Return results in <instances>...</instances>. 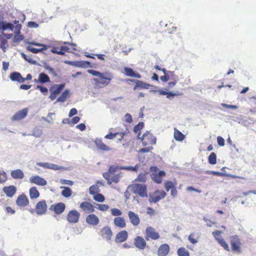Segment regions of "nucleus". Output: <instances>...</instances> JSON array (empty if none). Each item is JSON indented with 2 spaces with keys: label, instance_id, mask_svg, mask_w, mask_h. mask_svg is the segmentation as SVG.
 Returning <instances> with one entry per match:
<instances>
[{
  "label": "nucleus",
  "instance_id": "nucleus-1",
  "mask_svg": "<svg viewBox=\"0 0 256 256\" xmlns=\"http://www.w3.org/2000/svg\"><path fill=\"white\" fill-rule=\"evenodd\" d=\"M88 72L95 76L93 80L94 82V86L96 88H103L108 86L113 78V75L110 72H101L94 70H88Z\"/></svg>",
  "mask_w": 256,
  "mask_h": 256
},
{
  "label": "nucleus",
  "instance_id": "nucleus-2",
  "mask_svg": "<svg viewBox=\"0 0 256 256\" xmlns=\"http://www.w3.org/2000/svg\"><path fill=\"white\" fill-rule=\"evenodd\" d=\"M120 170L119 166L112 165L110 166L108 172L103 173V177L106 180L108 184L112 182L118 183L120 178V174H116L115 172Z\"/></svg>",
  "mask_w": 256,
  "mask_h": 256
},
{
  "label": "nucleus",
  "instance_id": "nucleus-3",
  "mask_svg": "<svg viewBox=\"0 0 256 256\" xmlns=\"http://www.w3.org/2000/svg\"><path fill=\"white\" fill-rule=\"evenodd\" d=\"M128 189L132 191L133 194L138 195L140 197L144 198H147L148 196L147 186L144 184L134 182L130 184Z\"/></svg>",
  "mask_w": 256,
  "mask_h": 256
},
{
  "label": "nucleus",
  "instance_id": "nucleus-4",
  "mask_svg": "<svg viewBox=\"0 0 256 256\" xmlns=\"http://www.w3.org/2000/svg\"><path fill=\"white\" fill-rule=\"evenodd\" d=\"M64 86V84H56L51 86L50 88V94L48 97L52 101L54 100L61 92Z\"/></svg>",
  "mask_w": 256,
  "mask_h": 256
},
{
  "label": "nucleus",
  "instance_id": "nucleus-5",
  "mask_svg": "<svg viewBox=\"0 0 256 256\" xmlns=\"http://www.w3.org/2000/svg\"><path fill=\"white\" fill-rule=\"evenodd\" d=\"M141 140L142 145L146 146L155 144L156 138L152 134L147 131L143 134L141 138Z\"/></svg>",
  "mask_w": 256,
  "mask_h": 256
},
{
  "label": "nucleus",
  "instance_id": "nucleus-6",
  "mask_svg": "<svg viewBox=\"0 0 256 256\" xmlns=\"http://www.w3.org/2000/svg\"><path fill=\"white\" fill-rule=\"evenodd\" d=\"M160 238V235L155 228L150 226L146 228L145 238L146 240H157Z\"/></svg>",
  "mask_w": 256,
  "mask_h": 256
},
{
  "label": "nucleus",
  "instance_id": "nucleus-7",
  "mask_svg": "<svg viewBox=\"0 0 256 256\" xmlns=\"http://www.w3.org/2000/svg\"><path fill=\"white\" fill-rule=\"evenodd\" d=\"M222 232L220 230H216L212 232V234L218 242L226 250L229 252L230 248L228 245L224 240V239L221 236Z\"/></svg>",
  "mask_w": 256,
  "mask_h": 256
},
{
  "label": "nucleus",
  "instance_id": "nucleus-8",
  "mask_svg": "<svg viewBox=\"0 0 256 256\" xmlns=\"http://www.w3.org/2000/svg\"><path fill=\"white\" fill-rule=\"evenodd\" d=\"M166 193L164 190H155L152 194H150L149 202L150 203H156L164 198Z\"/></svg>",
  "mask_w": 256,
  "mask_h": 256
},
{
  "label": "nucleus",
  "instance_id": "nucleus-9",
  "mask_svg": "<svg viewBox=\"0 0 256 256\" xmlns=\"http://www.w3.org/2000/svg\"><path fill=\"white\" fill-rule=\"evenodd\" d=\"M230 244L232 251L238 253L240 252L241 243L238 236L235 235L230 237Z\"/></svg>",
  "mask_w": 256,
  "mask_h": 256
},
{
  "label": "nucleus",
  "instance_id": "nucleus-10",
  "mask_svg": "<svg viewBox=\"0 0 256 256\" xmlns=\"http://www.w3.org/2000/svg\"><path fill=\"white\" fill-rule=\"evenodd\" d=\"M80 218V214L75 210L68 212L66 220L70 224H76L78 222Z\"/></svg>",
  "mask_w": 256,
  "mask_h": 256
},
{
  "label": "nucleus",
  "instance_id": "nucleus-11",
  "mask_svg": "<svg viewBox=\"0 0 256 256\" xmlns=\"http://www.w3.org/2000/svg\"><path fill=\"white\" fill-rule=\"evenodd\" d=\"M80 208L82 211L86 214L93 213L95 210L93 204L88 202H82L80 204Z\"/></svg>",
  "mask_w": 256,
  "mask_h": 256
},
{
  "label": "nucleus",
  "instance_id": "nucleus-12",
  "mask_svg": "<svg viewBox=\"0 0 256 256\" xmlns=\"http://www.w3.org/2000/svg\"><path fill=\"white\" fill-rule=\"evenodd\" d=\"M146 240L141 236H136L134 239V244L138 249L143 250L146 246Z\"/></svg>",
  "mask_w": 256,
  "mask_h": 256
},
{
  "label": "nucleus",
  "instance_id": "nucleus-13",
  "mask_svg": "<svg viewBox=\"0 0 256 256\" xmlns=\"http://www.w3.org/2000/svg\"><path fill=\"white\" fill-rule=\"evenodd\" d=\"M31 44L35 45L36 46H42V48H36L32 47V46L29 45L26 46V50L34 54H38L40 52H41L44 50H46L47 49V46L46 44L36 43V42H31L30 43Z\"/></svg>",
  "mask_w": 256,
  "mask_h": 256
},
{
  "label": "nucleus",
  "instance_id": "nucleus-14",
  "mask_svg": "<svg viewBox=\"0 0 256 256\" xmlns=\"http://www.w3.org/2000/svg\"><path fill=\"white\" fill-rule=\"evenodd\" d=\"M66 205L64 203L60 202L52 204L50 209L54 212L56 214H62L65 210Z\"/></svg>",
  "mask_w": 256,
  "mask_h": 256
},
{
  "label": "nucleus",
  "instance_id": "nucleus-15",
  "mask_svg": "<svg viewBox=\"0 0 256 256\" xmlns=\"http://www.w3.org/2000/svg\"><path fill=\"white\" fill-rule=\"evenodd\" d=\"M16 204L20 208L25 207L29 204V200L25 194H22L17 198Z\"/></svg>",
  "mask_w": 256,
  "mask_h": 256
},
{
  "label": "nucleus",
  "instance_id": "nucleus-16",
  "mask_svg": "<svg viewBox=\"0 0 256 256\" xmlns=\"http://www.w3.org/2000/svg\"><path fill=\"white\" fill-rule=\"evenodd\" d=\"M100 235L103 238L106 239L107 241L110 240L112 236V232L110 227L108 226L103 227L100 230Z\"/></svg>",
  "mask_w": 256,
  "mask_h": 256
},
{
  "label": "nucleus",
  "instance_id": "nucleus-17",
  "mask_svg": "<svg viewBox=\"0 0 256 256\" xmlns=\"http://www.w3.org/2000/svg\"><path fill=\"white\" fill-rule=\"evenodd\" d=\"M128 216L132 224L134 226H138L140 224V218L138 215L132 211L128 212Z\"/></svg>",
  "mask_w": 256,
  "mask_h": 256
},
{
  "label": "nucleus",
  "instance_id": "nucleus-18",
  "mask_svg": "<svg viewBox=\"0 0 256 256\" xmlns=\"http://www.w3.org/2000/svg\"><path fill=\"white\" fill-rule=\"evenodd\" d=\"M47 210V204L44 200L40 201L36 204V211L38 214H42L46 213Z\"/></svg>",
  "mask_w": 256,
  "mask_h": 256
},
{
  "label": "nucleus",
  "instance_id": "nucleus-19",
  "mask_svg": "<svg viewBox=\"0 0 256 256\" xmlns=\"http://www.w3.org/2000/svg\"><path fill=\"white\" fill-rule=\"evenodd\" d=\"M28 108H23L16 112L12 118L13 121H17L24 118L28 114Z\"/></svg>",
  "mask_w": 256,
  "mask_h": 256
},
{
  "label": "nucleus",
  "instance_id": "nucleus-20",
  "mask_svg": "<svg viewBox=\"0 0 256 256\" xmlns=\"http://www.w3.org/2000/svg\"><path fill=\"white\" fill-rule=\"evenodd\" d=\"M86 222L91 226H96L100 222L99 218L92 213L90 214L86 218Z\"/></svg>",
  "mask_w": 256,
  "mask_h": 256
},
{
  "label": "nucleus",
  "instance_id": "nucleus-21",
  "mask_svg": "<svg viewBox=\"0 0 256 256\" xmlns=\"http://www.w3.org/2000/svg\"><path fill=\"white\" fill-rule=\"evenodd\" d=\"M30 181L32 184H34L40 186H44L47 184L46 180L38 176H31L30 178Z\"/></svg>",
  "mask_w": 256,
  "mask_h": 256
},
{
  "label": "nucleus",
  "instance_id": "nucleus-22",
  "mask_svg": "<svg viewBox=\"0 0 256 256\" xmlns=\"http://www.w3.org/2000/svg\"><path fill=\"white\" fill-rule=\"evenodd\" d=\"M128 238V233L126 230H123L118 232L115 238V242L116 243H121L125 242Z\"/></svg>",
  "mask_w": 256,
  "mask_h": 256
},
{
  "label": "nucleus",
  "instance_id": "nucleus-23",
  "mask_svg": "<svg viewBox=\"0 0 256 256\" xmlns=\"http://www.w3.org/2000/svg\"><path fill=\"white\" fill-rule=\"evenodd\" d=\"M65 63L79 68H87L90 65L88 61H66Z\"/></svg>",
  "mask_w": 256,
  "mask_h": 256
},
{
  "label": "nucleus",
  "instance_id": "nucleus-24",
  "mask_svg": "<svg viewBox=\"0 0 256 256\" xmlns=\"http://www.w3.org/2000/svg\"><path fill=\"white\" fill-rule=\"evenodd\" d=\"M2 190L8 197L12 198L16 194V188L15 186L11 185L4 187Z\"/></svg>",
  "mask_w": 256,
  "mask_h": 256
},
{
  "label": "nucleus",
  "instance_id": "nucleus-25",
  "mask_svg": "<svg viewBox=\"0 0 256 256\" xmlns=\"http://www.w3.org/2000/svg\"><path fill=\"white\" fill-rule=\"evenodd\" d=\"M170 252V246L166 244H162L158 250V256H166Z\"/></svg>",
  "mask_w": 256,
  "mask_h": 256
},
{
  "label": "nucleus",
  "instance_id": "nucleus-26",
  "mask_svg": "<svg viewBox=\"0 0 256 256\" xmlns=\"http://www.w3.org/2000/svg\"><path fill=\"white\" fill-rule=\"evenodd\" d=\"M128 80L130 81L131 82H136V85L134 88V90H136L138 88L140 89H148L149 88L150 85L148 84H146L142 81L140 80Z\"/></svg>",
  "mask_w": 256,
  "mask_h": 256
},
{
  "label": "nucleus",
  "instance_id": "nucleus-27",
  "mask_svg": "<svg viewBox=\"0 0 256 256\" xmlns=\"http://www.w3.org/2000/svg\"><path fill=\"white\" fill-rule=\"evenodd\" d=\"M114 224L115 226L120 228H124L126 226V222L123 217H116L114 220Z\"/></svg>",
  "mask_w": 256,
  "mask_h": 256
},
{
  "label": "nucleus",
  "instance_id": "nucleus-28",
  "mask_svg": "<svg viewBox=\"0 0 256 256\" xmlns=\"http://www.w3.org/2000/svg\"><path fill=\"white\" fill-rule=\"evenodd\" d=\"M94 142L96 147L101 150L108 151L111 150L110 148L102 142L101 139H96Z\"/></svg>",
  "mask_w": 256,
  "mask_h": 256
},
{
  "label": "nucleus",
  "instance_id": "nucleus-29",
  "mask_svg": "<svg viewBox=\"0 0 256 256\" xmlns=\"http://www.w3.org/2000/svg\"><path fill=\"white\" fill-rule=\"evenodd\" d=\"M206 174H212V175H214V176H226L230 178H240V179H244V178L243 177H242V176H236V175H233V174H224L222 172H215V171H208L206 172Z\"/></svg>",
  "mask_w": 256,
  "mask_h": 256
},
{
  "label": "nucleus",
  "instance_id": "nucleus-30",
  "mask_svg": "<svg viewBox=\"0 0 256 256\" xmlns=\"http://www.w3.org/2000/svg\"><path fill=\"white\" fill-rule=\"evenodd\" d=\"M10 175L15 180L22 179L24 178V174L20 169H16L11 171Z\"/></svg>",
  "mask_w": 256,
  "mask_h": 256
},
{
  "label": "nucleus",
  "instance_id": "nucleus-31",
  "mask_svg": "<svg viewBox=\"0 0 256 256\" xmlns=\"http://www.w3.org/2000/svg\"><path fill=\"white\" fill-rule=\"evenodd\" d=\"M10 78L12 81H16L20 83L24 82V78L18 72H12L10 74Z\"/></svg>",
  "mask_w": 256,
  "mask_h": 256
},
{
  "label": "nucleus",
  "instance_id": "nucleus-32",
  "mask_svg": "<svg viewBox=\"0 0 256 256\" xmlns=\"http://www.w3.org/2000/svg\"><path fill=\"white\" fill-rule=\"evenodd\" d=\"M124 70L126 75L127 76L134 77L138 78H141L140 74L138 73H136L132 68L126 67L124 68Z\"/></svg>",
  "mask_w": 256,
  "mask_h": 256
},
{
  "label": "nucleus",
  "instance_id": "nucleus-33",
  "mask_svg": "<svg viewBox=\"0 0 256 256\" xmlns=\"http://www.w3.org/2000/svg\"><path fill=\"white\" fill-rule=\"evenodd\" d=\"M70 90L68 89H66L61 94L60 96H59L57 98L56 102H64L70 97Z\"/></svg>",
  "mask_w": 256,
  "mask_h": 256
},
{
  "label": "nucleus",
  "instance_id": "nucleus-34",
  "mask_svg": "<svg viewBox=\"0 0 256 256\" xmlns=\"http://www.w3.org/2000/svg\"><path fill=\"white\" fill-rule=\"evenodd\" d=\"M34 81L44 84V83L50 82V78L49 76L47 74H45L44 73H40L39 74L38 80H36V79H35Z\"/></svg>",
  "mask_w": 256,
  "mask_h": 256
},
{
  "label": "nucleus",
  "instance_id": "nucleus-35",
  "mask_svg": "<svg viewBox=\"0 0 256 256\" xmlns=\"http://www.w3.org/2000/svg\"><path fill=\"white\" fill-rule=\"evenodd\" d=\"M8 47V40L2 35L0 36V48L2 49L3 52H6V48Z\"/></svg>",
  "mask_w": 256,
  "mask_h": 256
},
{
  "label": "nucleus",
  "instance_id": "nucleus-36",
  "mask_svg": "<svg viewBox=\"0 0 256 256\" xmlns=\"http://www.w3.org/2000/svg\"><path fill=\"white\" fill-rule=\"evenodd\" d=\"M174 138L177 141H182L185 138V136L175 128L174 129Z\"/></svg>",
  "mask_w": 256,
  "mask_h": 256
},
{
  "label": "nucleus",
  "instance_id": "nucleus-37",
  "mask_svg": "<svg viewBox=\"0 0 256 256\" xmlns=\"http://www.w3.org/2000/svg\"><path fill=\"white\" fill-rule=\"evenodd\" d=\"M30 196L31 199H35L40 196V193L34 186L30 188L29 190Z\"/></svg>",
  "mask_w": 256,
  "mask_h": 256
},
{
  "label": "nucleus",
  "instance_id": "nucleus-38",
  "mask_svg": "<svg viewBox=\"0 0 256 256\" xmlns=\"http://www.w3.org/2000/svg\"><path fill=\"white\" fill-rule=\"evenodd\" d=\"M60 188L63 189L61 194L64 198H69L72 194V191L70 188L66 186H61Z\"/></svg>",
  "mask_w": 256,
  "mask_h": 256
},
{
  "label": "nucleus",
  "instance_id": "nucleus-39",
  "mask_svg": "<svg viewBox=\"0 0 256 256\" xmlns=\"http://www.w3.org/2000/svg\"><path fill=\"white\" fill-rule=\"evenodd\" d=\"M8 29L13 30L14 25L10 22H0V30H4Z\"/></svg>",
  "mask_w": 256,
  "mask_h": 256
},
{
  "label": "nucleus",
  "instance_id": "nucleus-40",
  "mask_svg": "<svg viewBox=\"0 0 256 256\" xmlns=\"http://www.w3.org/2000/svg\"><path fill=\"white\" fill-rule=\"evenodd\" d=\"M144 127V123L143 122H140L138 124L135 126L134 128V132L135 133H138V138H140V136L141 134L140 130Z\"/></svg>",
  "mask_w": 256,
  "mask_h": 256
},
{
  "label": "nucleus",
  "instance_id": "nucleus-41",
  "mask_svg": "<svg viewBox=\"0 0 256 256\" xmlns=\"http://www.w3.org/2000/svg\"><path fill=\"white\" fill-rule=\"evenodd\" d=\"M166 28L168 32L170 34L174 33L178 30V28L172 22L166 24Z\"/></svg>",
  "mask_w": 256,
  "mask_h": 256
},
{
  "label": "nucleus",
  "instance_id": "nucleus-42",
  "mask_svg": "<svg viewBox=\"0 0 256 256\" xmlns=\"http://www.w3.org/2000/svg\"><path fill=\"white\" fill-rule=\"evenodd\" d=\"M208 162L210 164L212 165L216 164V155L214 152H212L210 153V154L208 157Z\"/></svg>",
  "mask_w": 256,
  "mask_h": 256
},
{
  "label": "nucleus",
  "instance_id": "nucleus-43",
  "mask_svg": "<svg viewBox=\"0 0 256 256\" xmlns=\"http://www.w3.org/2000/svg\"><path fill=\"white\" fill-rule=\"evenodd\" d=\"M93 198L96 202H102L105 200L104 196L100 193H97L95 194L93 196Z\"/></svg>",
  "mask_w": 256,
  "mask_h": 256
},
{
  "label": "nucleus",
  "instance_id": "nucleus-44",
  "mask_svg": "<svg viewBox=\"0 0 256 256\" xmlns=\"http://www.w3.org/2000/svg\"><path fill=\"white\" fill-rule=\"evenodd\" d=\"M178 256H190L189 252L184 248H180L178 250Z\"/></svg>",
  "mask_w": 256,
  "mask_h": 256
},
{
  "label": "nucleus",
  "instance_id": "nucleus-45",
  "mask_svg": "<svg viewBox=\"0 0 256 256\" xmlns=\"http://www.w3.org/2000/svg\"><path fill=\"white\" fill-rule=\"evenodd\" d=\"M146 180V174L144 173H140L138 174V177L134 180V182H145Z\"/></svg>",
  "mask_w": 256,
  "mask_h": 256
},
{
  "label": "nucleus",
  "instance_id": "nucleus-46",
  "mask_svg": "<svg viewBox=\"0 0 256 256\" xmlns=\"http://www.w3.org/2000/svg\"><path fill=\"white\" fill-rule=\"evenodd\" d=\"M176 186V184L172 181H167L164 184V188L168 192Z\"/></svg>",
  "mask_w": 256,
  "mask_h": 256
},
{
  "label": "nucleus",
  "instance_id": "nucleus-47",
  "mask_svg": "<svg viewBox=\"0 0 256 256\" xmlns=\"http://www.w3.org/2000/svg\"><path fill=\"white\" fill-rule=\"evenodd\" d=\"M99 192V187L96 185H92L89 188V192L92 195H94Z\"/></svg>",
  "mask_w": 256,
  "mask_h": 256
},
{
  "label": "nucleus",
  "instance_id": "nucleus-48",
  "mask_svg": "<svg viewBox=\"0 0 256 256\" xmlns=\"http://www.w3.org/2000/svg\"><path fill=\"white\" fill-rule=\"evenodd\" d=\"M18 23V20H14V24H16L14 26V32L16 34H19L22 28V25Z\"/></svg>",
  "mask_w": 256,
  "mask_h": 256
},
{
  "label": "nucleus",
  "instance_id": "nucleus-49",
  "mask_svg": "<svg viewBox=\"0 0 256 256\" xmlns=\"http://www.w3.org/2000/svg\"><path fill=\"white\" fill-rule=\"evenodd\" d=\"M96 208L100 211L104 212L109 209V206L106 204H96Z\"/></svg>",
  "mask_w": 256,
  "mask_h": 256
},
{
  "label": "nucleus",
  "instance_id": "nucleus-50",
  "mask_svg": "<svg viewBox=\"0 0 256 256\" xmlns=\"http://www.w3.org/2000/svg\"><path fill=\"white\" fill-rule=\"evenodd\" d=\"M119 168L120 170H130L134 172H137L138 168V165H136L134 166H119Z\"/></svg>",
  "mask_w": 256,
  "mask_h": 256
},
{
  "label": "nucleus",
  "instance_id": "nucleus-51",
  "mask_svg": "<svg viewBox=\"0 0 256 256\" xmlns=\"http://www.w3.org/2000/svg\"><path fill=\"white\" fill-rule=\"evenodd\" d=\"M168 74H169L170 80L178 81V76L176 75L174 72L168 70Z\"/></svg>",
  "mask_w": 256,
  "mask_h": 256
},
{
  "label": "nucleus",
  "instance_id": "nucleus-52",
  "mask_svg": "<svg viewBox=\"0 0 256 256\" xmlns=\"http://www.w3.org/2000/svg\"><path fill=\"white\" fill-rule=\"evenodd\" d=\"M24 39V36L22 34H16V35L14 36L12 41L14 42H18Z\"/></svg>",
  "mask_w": 256,
  "mask_h": 256
},
{
  "label": "nucleus",
  "instance_id": "nucleus-53",
  "mask_svg": "<svg viewBox=\"0 0 256 256\" xmlns=\"http://www.w3.org/2000/svg\"><path fill=\"white\" fill-rule=\"evenodd\" d=\"M111 214L116 217L120 216L122 214V212L116 208H113L111 209Z\"/></svg>",
  "mask_w": 256,
  "mask_h": 256
},
{
  "label": "nucleus",
  "instance_id": "nucleus-54",
  "mask_svg": "<svg viewBox=\"0 0 256 256\" xmlns=\"http://www.w3.org/2000/svg\"><path fill=\"white\" fill-rule=\"evenodd\" d=\"M60 52H62L60 55L64 54L65 52H72V50L71 49L68 47V46H62L60 47Z\"/></svg>",
  "mask_w": 256,
  "mask_h": 256
},
{
  "label": "nucleus",
  "instance_id": "nucleus-55",
  "mask_svg": "<svg viewBox=\"0 0 256 256\" xmlns=\"http://www.w3.org/2000/svg\"><path fill=\"white\" fill-rule=\"evenodd\" d=\"M7 180V176L4 172L0 171V183H4Z\"/></svg>",
  "mask_w": 256,
  "mask_h": 256
},
{
  "label": "nucleus",
  "instance_id": "nucleus-56",
  "mask_svg": "<svg viewBox=\"0 0 256 256\" xmlns=\"http://www.w3.org/2000/svg\"><path fill=\"white\" fill-rule=\"evenodd\" d=\"M119 134V132L112 133L110 132L108 134L104 136V138L106 139L112 140L116 137L117 135Z\"/></svg>",
  "mask_w": 256,
  "mask_h": 256
},
{
  "label": "nucleus",
  "instance_id": "nucleus-57",
  "mask_svg": "<svg viewBox=\"0 0 256 256\" xmlns=\"http://www.w3.org/2000/svg\"><path fill=\"white\" fill-rule=\"evenodd\" d=\"M22 58L25 60H26V61L28 62H29L30 63H32V64H35L36 63V62L32 60V58L30 56H26V54H22Z\"/></svg>",
  "mask_w": 256,
  "mask_h": 256
},
{
  "label": "nucleus",
  "instance_id": "nucleus-58",
  "mask_svg": "<svg viewBox=\"0 0 256 256\" xmlns=\"http://www.w3.org/2000/svg\"><path fill=\"white\" fill-rule=\"evenodd\" d=\"M153 180L158 184H160L162 182V178H160L158 174H154L152 177Z\"/></svg>",
  "mask_w": 256,
  "mask_h": 256
},
{
  "label": "nucleus",
  "instance_id": "nucleus-59",
  "mask_svg": "<svg viewBox=\"0 0 256 256\" xmlns=\"http://www.w3.org/2000/svg\"><path fill=\"white\" fill-rule=\"evenodd\" d=\"M217 142H218V144L220 146H224L225 141H224V138H222V136H218L217 137Z\"/></svg>",
  "mask_w": 256,
  "mask_h": 256
},
{
  "label": "nucleus",
  "instance_id": "nucleus-60",
  "mask_svg": "<svg viewBox=\"0 0 256 256\" xmlns=\"http://www.w3.org/2000/svg\"><path fill=\"white\" fill-rule=\"evenodd\" d=\"M36 89L39 90L40 92L44 94H46L48 93V88L46 87L42 86H37Z\"/></svg>",
  "mask_w": 256,
  "mask_h": 256
},
{
  "label": "nucleus",
  "instance_id": "nucleus-61",
  "mask_svg": "<svg viewBox=\"0 0 256 256\" xmlns=\"http://www.w3.org/2000/svg\"><path fill=\"white\" fill-rule=\"evenodd\" d=\"M125 121L128 123H131L132 121V118L130 114L127 113L124 116Z\"/></svg>",
  "mask_w": 256,
  "mask_h": 256
},
{
  "label": "nucleus",
  "instance_id": "nucleus-62",
  "mask_svg": "<svg viewBox=\"0 0 256 256\" xmlns=\"http://www.w3.org/2000/svg\"><path fill=\"white\" fill-rule=\"evenodd\" d=\"M5 211L8 214H13L15 213V210L12 209L10 206H6L5 208Z\"/></svg>",
  "mask_w": 256,
  "mask_h": 256
},
{
  "label": "nucleus",
  "instance_id": "nucleus-63",
  "mask_svg": "<svg viewBox=\"0 0 256 256\" xmlns=\"http://www.w3.org/2000/svg\"><path fill=\"white\" fill-rule=\"evenodd\" d=\"M188 240L189 241L193 244H194L198 242V240L194 238V234H190L188 236Z\"/></svg>",
  "mask_w": 256,
  "mask_h": 256
},
{
  "label": "nucleus",
  "instance_id": "nucleus-64",
  "mask_svg": "<svg viewBox=\"0 0 256 256\" xmlns=\"http://www.w3.org/2000/svg\"><path fill=\"white\" fill-rule=\"evenodd\" d=\"M160 79L163 82H166L167 81L170 80V77H169V74H168V72H166V74H164V76H161L160 77Z\"/></svg>",
  "mask_w": 256,
  "mask_h": 256
}]
</instances>
